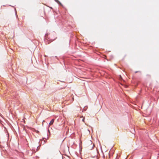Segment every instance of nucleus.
Returning a JSON list of instances; mask_svg holds the SVG:
<instances>
[{
  "instance_id": "obj_1",
  "label": "nucleus",
  "mask_w": 159,
  "mask_h": 159,
  "mask_svg": "<svg viewBox=\"0 0 159 159\" xmlns=\"http://www.w3.org/2000/svg\"><path fill=\"white\" fill-rule=\"evenodd\" d=\"M54 119H52L50 122L49 124V126H50L53 124L54 122Z\"/></svg>"
},
{
  "instance_id": "obj_2",
  "label": "nucleus",
  "mask_w": 159,
  "mask_h": 159,
  "mask_svg": "<svg viewBox=\"0 0 159 159\" xmlns=\"http://www.w3.org/2000/svg\"><path fill=\"white\" fill-rule=\"evenodd\" d=\"M56 2H57L58 4H61V3L59 2V1L58 0H54Z\"/></svg>"
},
{
  "instance_id": "obj_3",
  "label": "nucleus",
  "mask_w": 159,
  "mask_h": 159,
  "mask_svg": "<svg viewBox=\"0 0 159 159\" xmlns=\"http://www.w3.org/2000/svg\"><path fill=\"white\" fill-rule=\"evenodd\" d=\"M35 131L37 133H39V132L38 130H35Z\"/></svg>"
},
{
  "instance_id": "obj_4",
  "label": "nucleus",
  "mask_w": 159,
  "mask_h": 159,
  "mask_svg": "<svg viewBox=\"0 0 159 159\" xmlns=\"http://www.w3.org/2000/svg\"><path fill=\"white\" fill-rule=\"evenodd\" d=\"M139 72V71H136V72H135V73H136L137 72Z\"/></svg>"
},
{
  "instance_id": "obj_5",
  "label": "nucleus",
  "mask_w": 159,
  "mask_h": 159,
  "mask_svg": "<svg viewBox=\"0 0 159 159\" xmlns=\"http://www.w3.org/2000/svg\"><path fill=\"white\" fill-rule=\"evenodd\" d=\"M120 79H122L121 76L120 75Z\"/></svg>"
},
{
  "instance_id": "obj_6",
  "label": "nucleus",
  "mask_w": 159,
  "mask_h": 159,
  "mask_svg": "<svg viewBox=\"0 0 159 159\" xmlns=\"http://www.w3.org/2000/svg\"><path fill=\"white\" fill-rule=\"evenodd\" d=\"M84 119H83V121H84Z\"/></svg>"
}]
</instances>
